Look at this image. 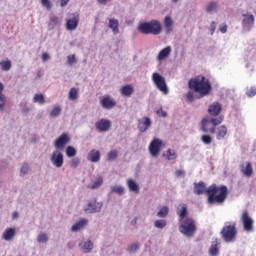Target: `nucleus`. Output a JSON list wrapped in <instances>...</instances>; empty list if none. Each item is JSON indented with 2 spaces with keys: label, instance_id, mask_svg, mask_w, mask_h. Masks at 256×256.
Instances as JSON below:
<instances>
[{
  "label": "nucleus",
  "instance_id": "obj_23",
  "mask_svg": "<svg viewBox=\"0 0 256 256\" xmlns=\"http://www.w3.org/2000/svg\"><path fill=\"white\" fill-rule=\"evenodd\" d=\"M208 113L212 117H217L221 113V104L219 102L212 103L208 108Z\"/></svg>",
  "mask_w": 256,
  "mask_h": 256
},
{
  "label": "nucleus",
  "instance_id": "obj_54",
  "mask_svg": "<svg viewBox=\"0 0 256 256\" xmlns=\"http://www.w3.org/2000/svg\"><path fill=\"white\" fill-rule=\"evenodd\" d=\"M194 99H195V95L193 94V92H188L186 94V101L188 103H193Z\"/></svg>",
  "mask_w": 256,
  "mask_h": 256
},
{
  "label": "nucleus",
  "instance_id": "obj_64",
  "mask_svg": "<svg viewBox=\"0 0 256 256\" xmlns=\"http://www.w3.org/2000/svg\"><path fill=\"white\" fill-rule=\"evenodd\" d=\"M29 111H30L29 107H24L22 109V113H29Z\"/></svg>",
  "mask_w": 256,
  "mask_h": 256
},
{
  "label": "nucleus",
  "instance_id": "obj_32",
  "mask_svg": "<svg viewBox=\"0 0 256 256\" xmlns=\"http://www.w3.org/2000/svg\"><path fill=\"white\" fill-rule=\"evenodd\" d=\"M69 101H77L79 99V89L76 87H72L68 92Z\"/></svg>",
  "mask_w": 256,
  "mask_h": 256
},
{
  "label": "nucleus",
  "instance_id": "obj_63",
  "mask_svg": "<svg viewBox=\"0 0 256 256\" xmlns=\"http://www.w3.org/2000/svg\"><path fill=\"white\" fill-rule=\"evenodd\" d=\"M130 223L131 225H137V217L133 218Z\"/></svg>",
  "mask_w": 256,
  "mask_h": 256
},
{
  "label": "nucleus",
  "instance_id": "obj_22",
  "mask_svg": "<svg viewBox=\"0 0 256 256\" xmlns=\"http://www.w3.org/2000/svg\"><path fill=\"white\" fill-rule=\"evenodd\" d=\"M88 161H91V163H99L101 161V152L96 149H92L88 153Z\"/></svg>",
  "mask_w": 256,
  "mask_h": 256
},
{
  "label": "nucleus",
  "instance_id": "obj_49",
  "mask_svg": "<svg viewBox=\"0 0 256 256\" xmlns=\"http://www.w3.org/2000/svg\"><path fill=\"white\" fill-rule=\"evenodd\" d=\"M117 157H118V154H117L116 150H111L107 154V160L108 161H115V159H117Z\"/></svg>",
  "mask_w": 256,
  "mask_h": 256
},
{
  "label": "nucleus",
  "instance_id": "obj_41",
  "mask_svg": "<svg viewBox=\"0 0 256 256\" xmlns=\"http://www.w3.org/2000/svg\"><path fill=\"white\" fill-rule=\"evenodd\" d=\"M62 111L63 109L61 108V106H56L50 111V117L52 119H57V117L61 115Z\"/></svg>",
  "mask_w": 256,
  "mask_h": 256
},
{
  "label": "nucleus",
  "instance_id": "obj_1",
  "mask_svg": "<svg viewBox=\"0 0 256 256\" xmlns=\"http://www.w3.org/2000/svg\"><path fill=\"white\" fill-rule=\"evenodd\" d=\"M194 193L195 195H207V204L208 205H221L225 203L227 195H229V190L227 186H217L216 184L210 185L208 188L205 186V182H195L194 183Z\"/></svg>",
  "mask_w": 256,
  "mask_h": 256
},
{
  "label": "nucleus",
  "instance_id": "obj_19",
  "mask_svg": "<svg viewBox=\"0 0 256 256\" xmlns=\"http://www.w3.org/2000/svg\"><path fill=\"white\" fill-rule=\"evenodd\" d=\"M96 129L102 133H107L111 129V120L102 118L96 122Z\"/></svg>",
  "mask_w": 256,
  "mask_h": 256
},
{
  "label": "nucleus",
  "instance_id": "obj_57",
  "mask_svg": "<svg viewBox=\"0 0 256 256\" xmlns=\"http://www.w3.org/2000/svg\"><path fill=\"white\" fill-rule=\"evenodd\" d=\"M49 59H51V56L49 55V53L44 52L42 54V61L45 63V62L49 61Z\"/></svg>",
  "mask_w": 256,
  "mask_h": 256
},
{
  "label": "nucleus",
  "instance_id": "obj_30",
  "mask_svg": "<svg viewBox=\"0 0 256 256\" xmlns=\"http://www.w3.org/2000/svg\"><path fill=\"white\" fill-rule=\"evenodd\" d=\"M171 51H172L171 46H167L164 49H162L157 55V61H163L167 59V57L171 55Z\"/></svg>",
  "mask_w": 256,
  "mask_h": 256
},
{
  "label": "nucleus",
  "instance_id": "obj_58",
  "mask_svg": "<svg viewBox=\"0 0 256 256\" xmlns=\"http://www.w3.org/2000/svg\"><path fill=\"white\" fill-rule=\"evenodd\" d=\"M219 30H220V33H223V34L227 33V24L220 25Z\"/></svg>",
  "mask_w": 256,
  "mask_h": 256
},
{
  "label": "nucleus",
  "instance_id": "obj_17",
  "mask_svg": "<svg viewBox=\"0 0 256 256\" xmlns=\"http://www.w3.org/2000/svg\"><path fill=\"white\" fill-rule=\"evenodd\" d=\"M79 27V14H73V16L66 20L67 31H75Z\"/></svg>",
  "mask_w": 256,
  "mask_h": 256
},
{
  "label": "nucleus",
  "instance_id": "obj_2",
  "mask_svg": "<svg viewBox=\"0 0 256 256\" xmlns=\"http://www.w3.org/2000/svg\"><path fill=\"white\" fill-rule=\"evenodd\" d=\"M189 89L195 91L200 95V97H207L211 93V82L205 76H198L189 81Z\"/></svg>",
  "mask_w": 256,
  "mask_h": 256
},
{
  "label": "nucleus",
  "instance_id": "obj_14",
  "mask_svg": "<svg viewBox=\"0 0 256 256\" xmlns=\"http://www.w3.org/2000/svg\"><path fill=\"white\" fill-rule=\"evenodd\" d=\"M103 202H97V199L90 201L84 208L85 213H101Z\"/></svg>",
  "mask_w": 256,
  "mask_h": 256
},
{
  "label": "nucleus",
  "instance_id": "obj_47",
  "mask_svg": "<svg viewBox=\"0 0 256 256\" xmlns=\"http://www.w3.org/2000/svg\"><path fill=\"white\" fill-rule=\"evenodd\" d=\"M75 155H77V149H75V147L73 146H68L66 148V156L71 158V157H75Z\"/></svg>",
  "mask_w": 256,
  "mask_h": 256
},
{
  "label": "nucleus",
  "instance_id": "obj_35",
  "mask_svg": "<svg viewBox=\"0 0 256 256\" xmlns=\"http://www.w3.org/2000/svg\"><path fill=\"white\" fill-rule=\"evenodd\" d=\"M226 135H227V127L225 125L220 126L216 134V139H218V141H221V139H225Z\"/></svg>",
  "mask_w": 256,
  "mask_h": 256
},
{
  "label": "nucleus",
  "instance_id": "obj_31",
  "mask_svg": "<svg viewBox=\"0 0 256 256\" xmlns=\"http://www.w3.org/2000/svg\"><path fill=\"white\" fill-rule=\"evenodd\" d=\"M36 241L37 243L44 245L49 243V234L46 232H40L36 237Z\"/></svg>",
  "mask_w": 256,
  "mask_h": 256
},
{
  "label": "nucleus",
  "instance_id": "obj_10",
  "mask_svg": "<svg viewBox=\"0 0 256 256\" xmlns=\"http://www.w3.org/2000/svg\"><path fill=\"white\" fill-rule=\"evenodd\" d=\"M165 142L159 138H154L148 147L151 157H159L162 149H165Z\"/></svg>",
  "mask_w": 256,
  "mask_h": 256
},
{
  "label": "nucleus",
  "instance_id": "obj_61",
  "mask_svg": "<svg viewBox=\"0 0 256 256\" xmlns=\"http://www.w3.org/2000/svg\"><path fill=\"white\" fill-rule=\"evenodd\" d=\"M5 90V85H3L2 82H0V95H4L3 91Z\"/></svg>",
  "mask_w": 256,
  "mask_h": 256
},
{
  "label": "nucleus",
  "instance_id": "obj_3",
  "mask_svg": "<svg viewBox=\"0 0 256 256\" xmlns=\"http://www.w3.org/2000/svg\"><path fill=\"white\" fill-rule=\"evenodd\" d=\"M138 31H140V33L143 35H161V22L159 20L141 22L138 25Z\"/></svg>",
  "mask_w": 256,
  "mask_h": 256
},
{
  "label": "nucleus",
  "instance_id": "obj_6",
  "mask_svg": "<svg viewBox=\"0 0 256 256\" xmlns=\"http://www.w3.org/2000/svg\"><path fill=\"white\" fill-rule=\"evenodd\" d=\"M242 33H251L255 27V16L249 11L242 12Z\"/></svg>",
  "mask_w": 256,
  "mask_h": 256
},
{
  "label": "nucleus",
  "instance_id": "obj_45",
  "mask_svg": "<svg viewBox=\"0 0 256 256\" xmlns=\"http://www.w3.org/2000/svg\"><path fill=\"white\" fill-rule=\"evenodd\" d=\"M0 69L2 71H10L11 70V62L10 60H5L0 62Z\"/></svg>",
  "mask_w": 256,
  "mask_h": 256
},
{
  "label": "nucleus",
  "instance_id": "obj_62",
  "mask_svg": "<svg viewBox=\"0 0 256 256\" xmlns=\"http://www.w3.org/2000/svg\"><path fill=\"white\" fill-rule=\"evenodd\" d=\"M19 217V212H13L12 219H17Z\"/></svg>",
  "mask_w": 256,
  "mask_h": 256
},
{
  "label": "nucleus",
  "instance_id": "obj_25",
  "mask_svg": "<svg viewBox=\"0 0 256 256\" xmlns=\"http://www.w3.org/2000/svg\"><path fill=\"white\" fill-rule=\"evenodd\" d=\"M79 248L83 253H91V251H93V242L91 240L82 241L79 244Z\"/></svg>",
  "mask_w": 256,
  "mask_h": 256
},
{
  "label": "nucleus",
  "instance_id": "obj_59",
  "mask_svg": "<svg viewBox=\"0 0 256 256\" xmlns=\"http://www.w3.org/2000/svg\"><path fill=\"white\" fill-rule=\"evenodd\" d=\"M184 174H185V172H183V170H177L175 172L176 177H181V175H184Z\"/></svg>",
  "mask_w": 256,
  "mask_h": 256
},
{
  "label": "nucleus",
  "instance_id": "obj_4",
  "mask_svg": "<svg viewBox=\"0 0 256 256\" xmlns=\"http://www.w3.org/2000/svg\"><path fill=\"white\" fill-rule=\"evenodd\" d=\"M220 235L225 243H235L237 239V223L226 222L220 232Z\"/></svg>",
  "mask_w": 256,
  "mask_h": 256
},
{
  "label": "nucleus",
  "instance_id": "obj_36",
  "mask_svg": "<svg viewBox=\"0 0 256 256\" xmlns=\"http://www.w3.org/2000/svg\"><path fill=\"white\" fill-rule=\"evenodd\" d=\"M103 185V178L98 176L92 184L88 185V189H99Z\"/></svg>",
  "mask_w": 256,
  "mask_h": 256
},
{
  "label": "nucleus",
  "instance_id": "obj_27",
  "mask_svg": "<svg viewBox=\"0 0 256 256\" xmlns=\"http://www.w3.org/2000/svg\"><path fill=\"white\" fill-rule=\"evenodd\" d=\"M108 27L112 30L113 35H119V20L110 18Z\"/></svg>",
  "mask_w": 256,
  "mask_h": 256
},
{
  "label": "nucleus",
  "instance_id": "obj_18",
  "mask_svg": "<svg viewBox=\"0 0 256 256\" xmlns=\"http://www.w3.org/2000/svg\"><path fill=\"white\" fill-rule=\"evenodd\" d=\"M87 225H89V220L86 218H81L71 226L70 230L72 233H78V231H83Z\"/></svg>",
  "mask_w": 256,
  "mask_h": 256
},
{
  "label": "nucleus",
  "instance_id": "obj_29",
  "mask_svg": "<svg viewBox=\"0 0 256 256\" xmlns=\"http://www.w3.org/2000/svg\"><path fill=\"white\" fill-rule=\"evenodd\" d=\"M15 235H16L15 228H8L2 234V239L4 241H13V239L15 238Z\"/></svg>",
  "mask_w": 256,
  "mask_h": 256
},
{
  "label": "nucleus",
  "instance_id": "obj_40",
  "mask_svg": "<svg viewBox=\"0 0 256 256\" xmlns=\"http://www.w3.org/2000/svg\"><path fill=\"white\" fill-rule=\"evenodd\" d=\"M167 215H169V207L167 206H162L157 212V217H160V219H165Z\"/></svg>",
  "mask_w": 256,
  "mask_h": 256
},
{
  "label": "nucleus",
  "instance_id": "obj_52",
  "mask_svg": "<svg viewBox=\"0 0 256 256\" xmlns=\"http://www.w3.org/2000/svg\"><path fill=\"white\" fill-rule=\"evenodd\" d=\"M81 163V159L79 158H74L72 159V161L70 162V167H72V169H77V167H79Z\"/></svg>",
  "mask_w": 256,
  "mask_h": 256
},
{
  "label": "nucleus",
  "instance_id": "obj_24",
  "mask_svg": "<svg viewBox=\"0 0 256 256\" xmlns=\"http://www.w3.org/2000/svg\"><path fill=\"white\" fill-rule=\"evenodd\" d=\"M164 28L166 35H171V33H173V18H171V16H165Z\"/></svg>",
  "mask_w": 256,
  "mask_h": 256
},
{
  "label": "nucleus",
  "instance_id": "obj_46",
  "mask_svg": "<svg viewBox=\"0 0 256 256\" xmlns=\"http://www.w3.org/2000/svg\"><path fill=\"white\" fill-rule=\"evenodd\" d=\"M177 214L179 215L180 219H185V217H187V205L182 204L181 209L177 211Z\"/></svg>",
  "mask_w": 256,
  "mask_h": 256
},
{
  "label": "nucleus",
  "instance_id": "obj_26",
  "mask_svg": "<svg viewBox=\"0 0 256 256\" xmlns=\"http://www.w3.org/2000/svg\"><path fill=\"white\" fill-rule=\"evenodd\" d=\"M120 93H121L122 97H131V95H133V93H135V88H133V85L128 84V85L121 87Z\"/></svg>",
  "mask_w": 256,
  "mask_h": 256
},
{
  "label": "nucleus",
  "instance_id": "obj_43",
  "mask_svg": "<svg viewBox=\"0 0 256 256\" xmlns=\"http://www.w3.org/2000/svg\"><path fill=\"white\" fill-rule=\"evenodd\" d=\"M33 103H38L39 105H45V95L35 94L33 97Z\"/></svg>",
  "mask_w": 256,
  "mask_h": 256
},
{
  "label": "nucleus",
  "instance_id": "obj_55",
  "mask_svg": "<svg viewBox=\"0 0 256 256\" xmlns=\"http://www.w3.org/2000/svg\"><path fill=\"white\" fill-rule=\"evenodd\" d=\"M209 29H210V35H214L215 30L217 29V22L212 21Z\"/></svg>",
  "mask_w": 256,
  "mask_h": 256
},
{
  "label": "nucleus",
  "instance_id": "obj_48",
  "mask_svg": "<svg viewBox=\"0 0 256 256\" xmlns=\"http://www.w3.org/2000/svg\"><path fill=\"white\" fill-rule=\"evenodd\" d=\"M7 105V96L5 94L0 95V111H5V106Z\"/></svg>",
  "mask_w": 256,
  "mask_h": 256
},
{
  "label": "nucleus",
  "instance_id": "obj_50",
  "mask_svg": "<svg viewBox=\"0 0 256 256\" xmlns=\"http://www.w3.org/2000/svg\"><path fill=\"white\" fill-rule=\"evenodd\" d=\"M77 63V58L75 57V54L67 56V65L69 67L75 65Z\"/></svg>",
  "mask_w": 256,
  "mask_h": 256
},
{
  "label": "nucleus",
  "instance_id": "obj_12",
  "mask_svg": "<svg viewBox=\"0 0 256 256\" xmlns=\"http://www.w3.org/2000/svg\"><path fill=\"white\" fill-rule=\"evenodd\" d=\"M69 143H71V137L68 133H63L55 140L54 147L56 151H63Z\"/></svg>",
  "mask_w": 256,
  "mask_h": 256
},
{
  "label": "nucleus",
  "instance_id": "obj_9",
  "mask_svg": "<svg viewBox=\"0 0 256 256\" xmlns=\"http://www.w3.org/2000/svg\"><path fill=\"white\" fill-rule=\"evenodd\" d=\"M240 221L243 225V230L246 233H253V231H255V227H254L255 220L252 219V217L249 215V212L247 210L242 212Z\"/></svg>",
  "mask_w": 256,
  "mask_h": 256
},
{
  "label": "nucleus",
  "instance_id": "obj_60",
  "mask_svg": "<svg viewBox=\"0 0 256 256\" xmlns=\"http://www.w3.org/2000/svg\"><path fill=\"white\" fill-rule=\"evenodd\" d=\"M69 3V0H60V6L65 7Z\"/></svg>",
  "mask_w": 256,
  "mask_h": 256
},
{
  "label": "nucleus",
  "instance_id": "obj_56",
  "mask_svg": "<svg viewBox=\"0 0 256 256\" xmlns=\"http://www.w3.org/2000/svg\"><path fill=\"white\" fill-rule=\"evenodd\" d=\"M157 115H159V117H167V112L163 110V108H160L156 111Z\"/></svg>",
  "mask_w": 256,
  "mask_h": 256
},
{
  "label": "nucleus",
  "instance_id": "obj_7",
  "mask_svg": "<svg viewBox=\"0 0 256 256\" xmlns=\"http://www.w3.org/2000/svg\"><path fill=\"white\" fill-rule=\"evenodd\" d=\"M180 233L182 235H185L186 237H194L197 226H195V220L193 218H186L182 221L180 227H179Z\"/></svg>",
  "mask_w": 256,
  "mask_h": 256
},
{
  "label": "nucleus",
  "instance_id": "obj_38",
  "mask_svg": "<svg viewBox=\"0 0 256 256\" xmlns=\"http://www.w3.org/2000/svg\"><path fill=\"white\" fill-rule=\"evenodd\" d=\"M31 173V166L27 163L22 164L20 168V177H25V175H29Z\"/></svg>",
  "mask_w": 256,
  "mask_h": 256
},
{
  "label": "nucleus",
  "instance_id": "obj_37",
  "mask_svg": "<svg viewBox=\"0 0 256 256\" xmlns=\"http://www.w3.org/2000/svg\"><path fill=\"white\" fill-rule=\"evenodd\" d=\"M111 193H116V195H125V187L121 185H115L110 188Z\"/></svg>",
  "mask_w": 256,
  "mask_h": 256
},
{
  "label": "nucleus",
  "instance_id": "obj_5",
  "mask_svg": "<svg viewBox=\"0 0 256 256\" xmlns=\"http://www.w3.org/2000/svg\"><path fill=\"white\" fill-rule=\"evenodd\" d=\"M223 123V116H219L218 118H213L211 116H207L201 121V131L203 133H215V127L217 125H221Z\"/></svg>",
  "mask_w": 256,
  "mask_h": 256
},
{
  "label": "nucleus",
  "instance_id": "obj_28",
  "mask_svg": "<svg viewBox=\"0 0 256 256\" xmlns=\"http://www.w3.org/2000/svg\"><path fill=\"white\" fill-rule=\"evenodd\" d=\"M126 185L131 193H139V184L134 179L128 178Z\"/></svg>",
  "mask_w": 256,
  "mask_h": 256
},
{
  "label": "nucleus",
  "instance_id": "obj_53",
  "mask_svg": "<svg viewBox=\"0 0 256 256\" xmlns=\"http://www.w3.org/2000/svg\"><path fill=\"white\" fill-rule=\"evenodd\" d=\"M246 95H247V97H255L256 96V88L255 87L247 88Z\"/></svg>",
  "mask_w": 256,
  "mask_h": 256
},
{
  "label": "nucleus",
  "instance_id": "obj_11",
  "mask_svg": "<svg viewBox=\"0 0 256 256\" xmlns=\"http://www.w3.org/2000/svg\"><path fill=\"white\" fill-rule=\"evenodd\" d=\"M50 163H52L53 167L56 169H61L63 167V163H65V156L63 152L60 150H54L50 155Z\"/></svg>",
  "mask_w": 256,
  "mask_h": 256
},
{
  "label": "nucleus",
  "instance_id": "obj_39",
  "mask_svg": "<svg viewBox=\"0 0 256 256\" xmlns=\"http://www.w3.org/2000/svg\"><path fill=\"white\" fill-rule=\"evenodd\" d=\"M165 157L168 161H175V159H177V151L174 149H168L166 151Z\"/></svg>",
  "mask_w": 256,
  "mask_h": 256
},
{
  "label": "nucleus",
  "instance_id": "obj_15",
  "mask_svg": "<svg viewBox=\"0 0 256 256\" xmlns=\"http://www.w3.org/2000/svg\"><path fill=\"white\" fill-rule=\"evenodd\" d=\"M100 105L103 109L110 110L117 106V101L113 97L105 95L100 98Z\"/></svg>",
  "mask_w": 256,
  "mask_h": 256
},
{
  "label": "nucleus",
  "instance_id": "obj_21",
  "mask_svg": "<svg viewBox=\"0 0 256 256\" xmlns=\"http://www.w3.org/2000/svg\"><path fill=\"white\" fill-rule=\"evenodd\" d=\"M219 245H221V241L215 238L212 240V244L209 248V255L210 256H217L219 255Z\"/></svg>",
  "mask_w": 256,
  "mask_h": 256
},
{
  "label": "nucleus",
  "instance_id": "obj_8",
  "mask_svg": "<svg viewBox=\"0 0 256 256\" xmlns=\"http://www.w3.org/2000/svg\"><path fill=\"white\" fill-rule=\"evenodd\" d=\"M152 82L158 91L163 93V95H169V87H167V81L163 75L159 74L158 72H154L152 74Z\"/></svg>",
  "mask_w": 256,
  "mask_h": 256
},
{
  "label": "nucleus",
  "instance_id": "obj_42",
  "mask_svg": "<svg viewBox=\"0 0 256 256\" xmlns=\"http://www.w3.org/2000/svg\"><path fill=\"white\" fill-rule=\"evenodd\" d=\"M200 141H202L203 145H211V143H213V136L209 134H203L200 137Z\"/></svg>",
  "mask_w": 256,
  "mask_h": 256
},
{
  "label": "nucleus",
  "instance_id": "obj_44",
  "mask_svg": "<svg viewBox=\"0 0 256 256\" xmlns=\"http://www.w3.org/2000/svg\"><path fill=\"white\" fill-rule=\"evenodd\" d=\"M154 227L156 229H165V227H167V220L159 219V220L154 221Z\"/></svg>",
  "mask_w": 256,
  "mask_h": 256
},
{
  "label": "nucleus",
  "instance_id": "obj_20",
  "mask_svg": "<svg viewBox=\"0 0 256 256\" xmlns=\"http://www.w3.org/2000/svg\"><path fill=\"white\" fill-rule=\"evenodd\" d=\"M240 172L244 177H252L253 176V166H251V163L246 162V164L240 165Z\"/></svg>",
  "mask_w": 256,
  "mask_h": 256
},
{
  "label": "nucleus",
  "instance_id": "obj_51",
  "mask_svg": "<svg viewBox=\"0 0 256 256\" xmlns=\"http://www.w3.org/2000/svg\"><path fill=\"white\" fill-rule=\"evenodd\" d=\"M41 5L48 11L53 7V4L51 3V0H41Z\"/></svg>",
  "mask_w": 256,
  "mask_h": 256
},
{
  "label": "nucleus",
  "instance_id": "obj_34",
  "mask_svg": "<svg viewBox=\"0 0 256 256\" xmlns=\"http://www.w3.org/2000/svg\"><path fill=\"white\" fill-rule=\"evenodd\" d=\"M217 9H218L217 2L215 1L209 2L206 6V13L213 15V13H217Z\"/></svg>",
  "mask_w": 256,
  "mask_h": 256
},
{
  "label": "nucleus",
  "instance_id": "obj_16",
  "mask_svg": "<svg viewBox=\"0 0 256 256\" xmlns=\"http://www.w3.org/2000/svg\"><path fill=\"white\" fill-rule=\"evenodd\" d=\"M63 25V18L59 16H50L48 21V31L59 29Z\"/></svg>",
  "mask_w": 256,
  "mask_h": 256
},
{
  "label": "nucleus",
  "instance_id": "obj_33",
  "mask_svg": "<svg viewBox=\"0 0 256 256\" xmlns=\"http://www.w3.org/2000/svg\"><path fill=\"white\" fill-rule=\"evenodd\" d=\"M140 249H141V244L139 242H133L132 244L128 245L126 251L130 254H135Z\"/></svg>",
  "mask_w": 256,
  "mask_h": 256
},
{
  "label": "nucleus",
  "instance_id": "obj_13",
  "mask_svg": "<svg viewBox=\"0 0 256 256\" xmlns=\"http://www.w3.org/2000/svg\"><path fill=\"white\" fill-rule=\"evenodd\" d=\"M151 125H153V121H151V118L144 116L138 119L137 129L139 133H147V131L151 129Z\"/></svg>",
  "mask_w": 256,
  "mask_h": 256
}]
</instances>
